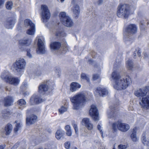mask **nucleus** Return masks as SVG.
Wrapping results in <instances>:
<instances>
[{"label": "nucleus", "mask_w": 149, "mask_h": 149, "mask_svg": "<svg viewBox=\"0 0 149 149\" xmlns=\"http://www.w3.org/2000/svg\"><path fill=\"white\" fill-rule=\"evenodd\" d=\"M26 104L25 100L23 99H20L17 102V104L19 107L22 109L25 107Z\"/></svg>", "instance_id": "7c9ffc66"}, {"label": "nucleus", "mask_w": 149, "mask_h": 149, "mask_svg": "<svg viewBox=\"0 0 149 149\" xmlns=\"http://www.w3.org/2000/svg\"><path fill=\"white\" fill-rule=\"evenodd\" d=\"M107 90L105 88L100 87H97L95 89V96L103 97L108 95Z\"/></svg>", "instance_id": "9b49d317"}, {"label": "nucleus", "mask_w": 149, "mask_h": 149, "mask_svg": "<svg viewBox=\"0 0 149 149\" xmlns=\"http://www.w3.org/2000/svg\"><path fill=\"white\" fill-rule=\"evenodd\" d=\"M92 99V95L89 97H86L84 93L82 92L79 93L70 98L73 104V109L77 110L80 107L84 106L86 102Z\"/></svg>", "instance_id": "f257e3e1"}, {"label": "nucleus", "mask_w": 149, "mask_h": 149, "mask_svg": "<svg viewBox=\"0 0 149 149\" xmlns=\"http://www.w3.org/2000/svg\"><path fill=\"white\" fill-rule=\"evenodd\" d=\"M44 41L40 39H38V47L37 49V53L38 54H44L46 52Z\"/></svg>", "instance_id": "f8f14e48"}, {"label": "nucleus", "mask_w": 149, "mask_h": 149, "mask_svg": "<svg viewBox=\"0 0 149 149\" xmlns=\"http://www.w3.org/2000/svg\"><path fill=\"white\" fill-rule=\"evenodd\" d=\"M13 3L11 1L8 2L6 4V7L8 10H10L12 8Z\"/></svg>", "instance_id": "e433bc0d"}, {"label": "nucleus", "mask_w": 149, "mask_h": 149, "mask_svg": "<svg viewBox=\"0 0 149 149\" xmlns=\"http://www.w3.org/2000/svg\"><path fill=\"white\" fill-rule=\"evenodd\" d=\"M137 31V27L135 24H130L127 28V32L130 34L135 33Z\"/></svg>", "instance_id": "aec40b11"}, {"label": "nucleus", "mask_w": 149, "mask_h": 149, "mask_svg": "<svg viewBox=\"0 0 149 149\" xmlns=\"http://www.w3.org/2000/svg\"><path fill=\"white\" fill-rule=\"evenodd\" d=\"M81 77L82 79H86L87 81L89 82V78L85 74H81Z\"/></svg>", "instance_id": "ea45409f"}, {"label": "nucleus", "mask_w": 149, "mask_h": 149, "mask_svg": "<svg viewBox=\"0 0 149 149\" xmlns=\"http://www.w3.org/2000/svg\"><path fill=\"white\" fill-rule=\"evenodd\" d=\"M88 64H93V60L92 59H89L88 62Z\"/></svg>", "instance_id": "bf43d9fd"}, {"label": "nucleus", "mask_w": 149, "mask_h": 149, "mask_svg": "<svg viewBox=\"0 0 149 149\" xmlns=\"http://www.w3.org/2000/svg\"><path fill=\"white\" fill-rule=\"evenodd\" d=\"M19 146V143H16L14 146L12 148V149H17Z\"/></svg>", "instance_id": "603ef678"}, {"label": "nucleus", "mask_w": 149, "mask_h": 149, "mask_svg": "<svg viewBox=\"0 0 149 149\" xmlns=\"http://www.w3.org/2000/svg\"><path fill=\"white\" fill-rule=\"evenodd\" d=\"M100 78V76L99 75L95 74L94 75V81L97 79Z\"/></svg>", "instance_id": "4d7b16f0"}, {"label": "nucleus", "mask_w": 149, "mask_h": 149, "mask_svg": "<svg viewBox=\"0 0 149 149\" xmlns=\"http://www.w3.org/2000/svg\"><path fill=\"white\" fill-rule=\"evenodd\" d=\"M69 47L66 46L63 49V50L61 52V54H65L68 50Z\"/></svg>", "instance_id": "49530a36"}, {"label": "nucleus", "mask_w": 149, "mask_h": 149, "mask_svg": "<svg viewBox=\"0 0 149 149\" xmlns=\"http://www.w3.org/2000/svg\"><path fill=\"white\" fill-rule=\"evenodd\" d=\"M143 92L145 94V95H146L147 92L149 91V86H147L145 87V88L143 89Z\"/></svg>", "instance_id": "09e8293b"}, {"label": "nucleus", "mask_w": 149, "mask_h": 149, "mask_svg": "<svg viewBox=\"0 0 149 149\" xmlns=\"http://www.w3.org/2000/svg\"><path fill=\"white\" fill-rule=\"evenodd\" d=\"M130 81L129 76L122 77L114 82L113 87L117 90L125 89L130 84Z\"/></svg>", "instance_id": "20e7f679"}, {"label": "nucleus", "mask_w": 149, "mask_h": 149, "mask_svg": "<svg viewBox=\"0 0 149 149\" xmlns=\"http://www.w3.org/2000/svg\"><path fill=\"white\" fill-rule=\"evenodd\" d=\"M136 53L135 52V53H134L133 55H134V56H136Z\"/></svg>", "instance_id": "774afa93"}, {"label": "nucleus", "mask_w": 149, "mask_h": 149, "mask_svg": "<svg viewBox=\"0 0 149 149\" xmlns=\"http://www.w3.org/2000/svg\"><path fill=\"white\" fill-rule=\"evenodd\" d=\"M24 24L25 26H29L30 28L28 29L26 33L29 35H33L35 32V25L29 19H27L24 20Z\"/></svg>", "instance_id": "9d476101"}, {"label": "nucleus", "mask_w": 149, "mask_h": 149, "mask_svg": "<svg viewBox=\"0 0 149 149\" xmlns=\"http://www.w3.org/2000/svg\"><path fill=\"white\" fill-rule=\"evenodd\" d=\"M61 43L58 42H55L51 43L50 48L52 50H57L61 47Z\"/></svg>", "instance_id": "a878e982"}, {"label": "nucleus", "mask_w": 149, "mask_h": 149, "mask_svg": "<svg viewBox=\"0 0 149 149\" xmlns=\"http://www.w3.org/2000/svg\"><path fill=\"white\" fill-rule=\"evenodd\" d=\"M42 73L41 71L40 70H36L34 72L35 75L36 76H40Z\"/></svg>", "instance_id": "37998d69"}, {"label": "nucleus", "mask_w": 149, "mask_h": 149, "mask_svg": "<svg viewBox=\"0 0 149 149\" xmlns=\"http://www.w3.org/2000/svg\"><path fill=\"white\" fill-rule=\"evenodd\" d=\"M73 126L75 130L76 133V134H78V130L77 125L76 124H74L73 125Z\"/></svg>", "instance_id": "8fccbe9b"}, {"label": "nucleus", "mask_w": 149, "mask_h": 149, "mask_svg": "<svg viewBox=\"0 0 149 149\" xmlns=\"http://www.w3.org/2000/svg\"><path fill=\"white\" fill-rule=\"evenodd\" d=\"M66 134L67 135L69 136H70L72 135V131L71 130H69V131H66Z\"/></svg>", "instance_id": "6e6d98bb"}, {"label": "nucleus", "mask_w": 149, "mask_h": 149, "mask_svg": "<svg viewBox=\"0 0 149 149\" xmlns=\"http://www.w3.org/2000/svg\"><path fill=\"white\" fill-rule=\"evenodd\" d=\"M20 127V124H17L15 127L14 128V131L15 132H17L18 130L19 129Z\"/></svg>", "instance_id": "c03bdc74"}, {"label": "nucleus", "mask_w": 149, "mask_h": 149, "mask_svg": "<svg viewBox=\"0 0 149 149\" xmlns=\"http://www.w3.org/2000/svg\"><path fill=\"white\" fill-rule=\"evenodd\" d=\"M89 113L90 116L92 118H93V105L92 104L91 106V108L89 110Z\"/></svg>", "instance_id": "a19ab883"}, {"label": "nucleus", "mask_w": 149, "mask_h": 149, "mask_svg": "<svg viewBox=\"0 0 149 149\" xmlns=\"http://www.w3.org/2000/svg\"><path fill=\"white\" fill-rule=\"evenodd\" d=\"M135 52H136L137 54H138L139 56H140L141 51L140 49H138L137 51L136 50V51H135Z\"/></svg>", "instance_id": "864d4df0"}, {"label": "nucleus", "mask_w": 149, "mask_h": 149, "mask_svg": "<svg viewBox=\"0 0 149 149\" xmlns=\"http://www.w3.org/2000/svg\"><path fill=\"white\" fill-rule=\"evenodd\" d=\"M63 136V132L61 130H58L55 134V136L58 139H60Z\"/></svg>", "instance_id": "c9c22d12"}, {"label": "nucleus", "mask_w": 149, "mask_h": 149, "mask_svg": "<svg viewBox=\"0 0 149 149\" xmlns=\"http://www.w3.org/2000/svg\"><path fill=\"white\" fill-rule=\"evenodd\" d=\"M27 52L26 56L29 58H31L32 57V54L30 53V49H27L26 50Z\"/></svg>", "instance_id": "79ce46f5"}, {"label": "nucleus", "mask_w": 149, "mask_h": 149, "mask_svg": "<svg viewBox=\"0 0 149 149\" xmlns=\"http://www.w3.org/2000/svg\"><path fill=\"white\" fill-rule=\"evenodd\" d=\"M31 39L25 37L19 41V48L22 51H24L26 50L25 46L29 45L31 43Z\"/></svg>", "instance_id": "6e6552de"}, {"label": "nucleus", "mask_w": 149, "mask_h": 149, "mask_svg": "<svg viewBox=\"0 0 149 149\" xmlns=\"http://www.w3.org/2000/svg\"><path fill=\"white\" fill-rule=\"evenodd\" d=\"M81 85L78 83L73 82L70 84V90L72 92H74L80 88Z\"/></svg>", "instance_id": "5701e85b"}, {"label": "nucleus", "mask_w": 149, "mask_h": 149, "mask_svg": "<svg viewBox=\"0 0 149 149\" xmlns=\"http://www.w3.org/2000/svg\"><path fill=\"white\" fill-rule=\"evenodd\" d=\"M69 16L66 15V13L65 12H61L59 14V17L61 22L65 20Z\"/></svg>", "instance_id": "2f4dec72"}, {"label": "nucleus", "mask_w": 149, "mask_h": 149, "mask_svg": "<svg viewBox=\"0 0 149 149\" xmlns=\"http://www.w3.org/2000/svg\"><path fill=\"white\" fill-rule=\"evenodd\" d=\"M127 147V145L121 144L118 146V149H126Z\"/></svg>", "instance_id": "de8ad7c7"}, {"label": "nucleus", "mask_w": 149, "mask_h": 149, "mask_svg": "<svg viewBox=\"0 0 149 149\" xmlns=\"http://www.w3.org/2000/svg\"><path fill=\"white\" fill-rule=\"evenodd\" d=\"M36 116L31 115L29 117L27 116L26 118V123L27 125H30L34 123L37 120Z\"/></svg>", "instance_id": "6ab92c4d"}, {"label": "nucleus", "mask_w": 149, "mask_h": 149, "mask_svg": "<svg viewBox=\"0 0 149 149\" xmlns=\"http://www.w3.org/2000/svg\"><path fill=\"white\" fill-rule=\"evenodd\" d=\"M6 145H0V149H4Z\"/></svg>", "instance_id": "680f3d73"}, {"label": "nucleus", "mask_w": 149, "mask_h": 149, "mask_svg": "<svg viewBox=\"0 0 149 149\" xmlns=\"http://www.w3.org/2000/svg\"><path fill=\"white\" fill-rule=\"evenodd\" d=\"M94 120H99L98 111L96 106L94 105Z\"/></svg>", "instance_id": "c756f323"}, {"label": "nucleus", "mask_w": 149, "mask_h": 149, "mask_svg": "<svg viewBox=\"0 0 149 149\" xmlns=\"http://www.w3.org/2000/svg\"><path fill=\"white\" fill-rule=\"evenodd\" d=\"M134 8L128 5L120 4L118 6L117 15L119 17L127 18L128 15L132 13Z\"/></svg>", "instance_id": "7ed1b4c3"}, {"label": "nucleus", "mask_w": 149, "mask_h": 149, "mask_svg": "<svg viewBox=\"0 0 149 149\" xmlns=\"http://www.w3.org/2000/svg\"><path fill=\"white\" fill-rule=\"evenodd\" d=\"M56 36H66V34L64 31H61L57 32L56 34Z\"/></svg>", "instance_id": "58836bf2"}, {"label": "nucleus", "mask_w": 149, "mask_h": 149, "mask_svg": "<svg viewBox=\"0 0 149 149\" xmlns=\"http://www.w3.org/2000/svg\"><path fill=\"white\" fill-rule=\"evenodd\" d=\"M6 89L7 91H10V88H8L7 87L6 88Z\"/></svg>", "instance_id": "0e129e2a"}, {"label": "nucleus", "mask_w": 149, "mask_h": 149, "mask_svg": "<svg viewBox=\"0 0 149 149\" xmlns=\"http://www.w3.org/2000/svg\"><path fill=\"white\" fill-rule=\"evenodd\" d=\"M42 10V16L43 22H47L50 17L49 11L48 9L47 6L45 5H42L41 6Z\"/></svg>", "instance_id": "1a4fd4ad"}, {"label": "nucleus", "mask_w": 149, "mask_h": 149, "mask_svg": "<svg viewBox=\"0 0 149 149\" xmlns=\"http://www.w3.org/2000/svg\"><path fill=\"white\" fill-rule=\"evenodd\" d=\"M126 67L129 70H132L133 67V63L131 60L129 59L126 63Z\"/></svg>", "instance_id": "72a5a7b5"}, {"label": "nucleus", "mask_w": 149, "mask_h": 149, "mask_svg": "<svg viewBox=\"0 0 149 149\" xmlns=\"http://www.w3.org/2000/svg\"><path fill=\"white\" fill-rule=\"evenodd\" d=\"M101 128V126L100 125H97V129L100 131L101 133V134L102 135V137L103 138L104 137V136H103V132L102 131Z\"/></svg>", "instance_id": "3c124183"}, {"label": "nucleus", "mask_w": 149, "mask_h": 149, "mask_svg": "<svg viewBox=\"0 0 149 149\" xmlns=\"http://www.w3.org/2000/svg\"><path fill=\"white\" fill-rule=\"evenodd\" d=\"M134 94L138 97H142L146 95L143 89H139L136 90L134 92Z\"/></svg>", "instance_id": "bb28decb"}, {"label": "nucleus", "mask_w": 149, "mask_h": 149, "mask_svg": "<svg viewBox=\"0 0 149 149\" xmlns=\"http://www.w3.org/2000/svg\"><path fill=\"white\" fill-rule=\"evenodd\" d=\"M49 81L43 83L40 85L38 87L39 92L44 94L45 92L47 91L48 89V86L49 85Z\"/></svg>", "instance_id": "2eb2a0df"}, {"label": "nucleus", "mask_w": 149, "mask_h": 149, "mask_svg": "<svg viewBox=\"0 0 149 149\" xmlns=\"http://www.w3.org/2000/svg\"><path fill=\"white\" fill-rule=\"evenodd\" d=\"M103 2L102 0H99L97 2V3L99 5H100Z\"/></svg>", "instance_id": "052dcab7"}, {"label": "nucleus", "mask_w": 149, "mask_h": 149, "mask_svg": "<svg viewBox=\"0 0 149 149\" xmlns=\"http://www.w3.org/2000/svg\"><path fill=\"white\" fill-rule=\"evenodd\" d=\"M97 67H99V66L98 65H97V66H96V65H95L94 67V68L95 69L96 68H97Z\"/></svg>", "instance_id": "69168bd1"}, {"label": "nucleus", "mask_w": 149, "mask_h": 149, "mask_svg": "<svg viewBox=\"0 0 149 149\" xmlns=\"http://www.w3.org/2000/svg\"><path fill=\"white\" fill-rule=\"evenodd\" d=\"M71 10L73 13V16L75 19H77L80 14L79 7L78 5L74 4L71 8Z\"/></svg>", "instance_id": "f3484780"}, {"label": "nucleus", "mask_w": 149, "mask_h": 149, "mask_svg": "<svg viewBox=\"0 0 149 149\" xmlns=\"http://www.w3.org/2000/svg\"><path fill=\"white\" fill-rule=\"evenodd\" d=\"M137 128L136 127H134L133 130L132 132L130 135V138L132 140L133 142L137 141L139 139L136 135V130Z\"/></svg>", "instance_id": "b1692460"}, {"label": "nucleus", "mask_w": 149, "mask_h": 149, "mask_svg": "<svg viewBox=\"0 0 149 149\" xmlns=\"http://www.w3.org/2000/svg\"><path fill=\"white\" fill-rule=\"evenodd\" d=\"M26 64L25 60L23 58H20L17 60L13 63V68L16 72L19 74H20L23 72Z\"/></svg>", "instance_id": "39448f33"}, {"label": "nucleus", "mask_w": 149, "mask_h": 149, "mask_svg": "<svg viewBox=\"0 0 149 149\" xmlns=\"http://www.w3.org/2000/svg\"><path fill=\"white\" fill-rule=\"evenodd\" d=\"M13 101V98L11 96H8L4 98L3 103L5 106H9L12 104Z\"/></svg>", "instance_id": "4be33fe9"}, {"label": "nucleus", "mask_w": 149, "mask_h": 149, "mask_svg": "<svg viewBox=\"0 0 149 149\" xmlns=\"http://www.w3.org/2000/svg\"><path fill=\"white\" fill-rule=\"evenodd\" d=\"M141 27L142 28L143 27V26L144 25V24L143 23H141Z\"/></svg>", "instance_id": "338daca9"}, {"label": "nucleus", "mask_w": 149, "mask_h": 149, "mask_svg": "<svg viewBox=\"0 0 149 149\" xmlns=\"http://www.w3.org/2000/svg\"><path fill=\"white\" fill-rule=\"evenodd\" d=\"M82 125L86 126L88 130H91L93 127V125L91 123L89 119L88 118H85L83 119L81 122Z\"/></svg>", "instance_id": "a211bd4d"}, {"label": "nucleus", "mask_w": 149, "mask_h": 149, "mask_svg": "<svg viewBox=\"0 0 149 149\" xmlns=\"http://www.w3.org/2000/svg\"><path fill=\"white\" fill-rule=\"evenodd\" d=\"M12 125L10 124H8L5 127V131L6 132V135H9L12 130Z\"/></svg>", "instance_id": "c85d7f7f"}, {"label": "nucleus", "mask_w": 149, "mask_h": 149, "mask_svg": "<svg viewBox=\"0 0 149 149\" xmlns=\"http://www.w3.org/2000/svg\"><path fill=\"white\" fill-rule=\"evenodd\" d=\"M139 104L142 107L147 109H149V95L145 97H142Z\"/></svg>", "instance_id": "4468645a"}, {"label": "nucleus", "mask_w": 149, "mask_h": 149, "mask_svg": "<svg viewBox=\"0 0 149 149\" xmlns=\"http://www.w3.org/2000/svg\"><path fill=\"white\" fill-rule=\"evenodd\" d=\"M129 37L127 38V36H124V40L125 41H127L128 40Z\"/></svg>", "instance_id": "e2e57ef3"}, {"label": "nucleus", "mask_w": 149, "mask_h": 149, "mask_svg": "<svg viewBox=\"0 0 149 149\" xmlns=\"http://www.w3.org/2000/svg\"><path fill=\"white\" fill-rule=\"evenodd\" d=\"M61 22L65 26L68 27H71L73 25V22L69 17Z\"/></svg>", "instance_id": "393cba45"}, {"label": "nucleus", "mask_w": 149, "mask_h": 149, "mask_svg": "<svg viewBox=\"0 0 149 149\" xmlns=\"http://www.w3.org/2000/svg\"><path fill=\"white\" fill-rule=\"evenodd\" d=\"M122 77L120 75V71L119 69V67H116L115 65L113 69V71L111 74L110 79L113 80L114 82L116 80Z\"/></svg>", "instance_id": "ddd939ff"}, {"label": "nucleus", "mask_w": 149, "mask_h": 149, "mask_svg": "<svg viewBox=\"0 0 149 149\" xmlns=\"http://www.w3.org/2000/svg\"><path fill=\"white\" fill-rule=\"evenodd\" d=\"M5 1V0H0V7L4 4Z\"/></svg>", "instance_id": "13d9d810"}, {"label": "nucleus", "mask_w": 149, "mask_h": 149, "mask_svg": "<svg viewBox=\"0 0 149 149\" xmlns=\"http://www.w3.org/2000/svg\"><path fill=\"white\" fill-rule=\"evenodd\" d=\"M110 109L107 111V114L108 117L109 118L113 117L115 116L114 115V111L115 110L114 108H111V107H110Z\"/></svg>", "instance_id": "473e14b6"}, {"label": "nucleus", "mask_w": 149, "mask_h": 149, "mask_svg": "<svg viewBox=\"0 0 149 149\" xmlns=\"http://www.w3.org/2000/svg\"><path fill=\"white\" fill-rule=\"evenodd\" d=\"M15 19L12 18H9L6 22L5 26L8 29H12L15 23Z\"/></svg>", "instance_id": "412c9836"}, {"label": "nucleus", "mask_w": 149, "mask_h": 149, "mask_svg": "<svg viewBox=\"0 0 149 149\" xmlns=\"http://www.w3.org/2000/svg\"><path fill=\"white\" fill-rule=\"evenodd\" d=\"M43 101L41 98L38 97L37 95H34L30 99V103L31 105H34L40 103Z\"/></svg>", "instance_id": "dca6fc26"}, {"label": "nucleus", "mask_w": 149, "mask_h": 149, "mask_svg": "<svg viewBox=\"0 0 149 149\" xmlns=\"http://www.w3.org/2000/svg\"><path fill=\"white\" fill-rule=\"evenodd\" d=\"M70 143L69 142H67L65 143V147L67 149H68L70 147Z\"/></svg>", "instance_id": "a18cd8bd"}, {"label": "nucleus", "mask_w": 149, "mask_h": 149, "mask_svg": "<svg viewBox=\"0 0 149 149\" xmlns=\"http://www.w3.org/2000/svg\"><path fill=\"white\" fill-rule=\"evenodd\" d=\"M67 110V108L63 106H62L59 109V112L61 114L64 113Z\"/></svg>", "instance_id": "4c0bfd02"}, {"label": "nucleus", "mask_w": 149, "mask_h": 149, "mask_svg": "<svg viewBox=\"0 0 149 149\" xmlns=\"http://www.w3.org/2000/svg\"><path fill=\"white\" fill-rule=\"evenodd\" d=\"M112 127L114 131L116 130L118 128V130L123 132H126L130 128V126L128 124L122 123L120 121L113 123Z\"/></svg>", "instance_id": "0eeeda50"}, {"label": "nucleus", "mask_w": 149, "mask_h": 149, "mask_svg": "<svg viewBox=\"0 0 149 149\" xmlns=\"http://www.w3.org/2000/svg\"><path fill=\"white\" fill-rule=\"evenodd\" d=\"M1 114L3 117L5 118H7L11 114L10 112L6 110H3L1 112Z\"/></svg>", "instance_id": "f704fd0d"}, {"label": "nucleus", "mask_w": 149, "mask_h": 149, "mask_svg": "<svg viewBox=\"0 0 149 149\" xmlns=\"http://www.w3.org/2000/svg\"><path fill=\"white\" fill-rule=\"evenodd\" d=\"M65 129L66 131L70 130V125H67L65 127Z\"/></svg>", "instance_id": "5fc2aeb1"}, {"label": "nucleus", "mask_w": 149, "mask_h": 149, "mask_svg": "<svg viewBox=\"0 0 149 149\" xmlns=\"http://www.w3.org/2000/svg\"><path fill=\"white\" fill-rule=\"evenodd\" d=\"M92 99V95L89 97H86L84 93L82 92L79 93L70 98L73 104V109L77 110L80 107L84 106L86 102Z\"/></svg>", "instance_id": "f03ea898"}, {"label": "nucleus", "mask_w": 149, "mask_h": 149, "mask_svg": "<svg viewBox=\"0 0 149 149\" xmlns=\"http://www.w3.org/2000/svg\"><path fill=\"white\" fill-rule=\"evenodd\" d=\"M1 77L5 82L15 86L18 85L20 81L19 79L17 77H14L10 76L6 72L2 73L1 75Z\"/></svg>", "instance_id": "423d86ee"}, {"label": "nucleus", "mask_w": 149, "mask_h": 149, "mask_svg": "<svg viewBox=\"0 0 149 149\" xmlns=\"http://www.w3.org/2000/svg\"><path fill=\"white\" fill-rule=\"evenodd\" d=\"M145 135V133L142 134L141 138L142 142L144 145L149 146V140L146 139Z\"/></svg>", "instance_id": "cd10ccee"}]
</instances>
